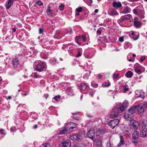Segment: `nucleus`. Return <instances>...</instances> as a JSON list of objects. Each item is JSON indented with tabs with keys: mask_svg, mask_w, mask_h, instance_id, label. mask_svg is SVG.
I'll return each mask as SVG.
<instances>
[{
	"mask_svg": "<svg viewBox=\"0 0 147 147\" xmlns=\"http://www.w3.org/2000/svg\"><path fill=\"white\" fill-rule=\"evenodd\" d=\"M124 111V109L123 107L115 108L112 110L110 117L112 118H115L119 116V113Z\"/></svg>",
	"mask_w": 147,
	"mask_h": 147,
	"instance_id": "nucleus-1",
	"label": "nucleus"
},
{
	"mask_svg": "<svg viewBox=\"0 0 147 147\" xmlns=\"http://www.w3.org/2000/svg\"><path fill=\"white\" fill-rule=\"evenodd\" d=\"M133 12L135 14L138 16L143 19L144 18V10L142 7H138L133 10Z\"/></svg>",
	"mask_w": 147,
	"mask_h": 147,
	"instance_id": "nucleus-2",
	"label": "nucleus"
},
{
	"mask_svg": "<svg viewBox=\"0 0 147 147\" xmlns=\"http://www.w3.org/2000/svg\"><path fill=\"white\" fill-rule=\"evenodd\" d=\"M47 65L45 63L41 62L36 64L35 69L36 71L41 72L44 71L47 68Z\"/></svg>",
	"mask_w": 147,
	"mask_h": 147,
	"instance_id": "nucleus-3",
	"label": "nucleus"
},
{
	"mask_svg": "<svg viewBox=\"0 0 147 147\" xmlns=\"http://www.w3.org/2000/svg\"><path fill=\"white\" fill-rule=\"evenodd\" d=\"M129 123V127L131 129L134 131L137 129L139 124L138 121L131 119Z\"/></svg>",
	"mask_w": 147,
	"mask_h": 147,
	"instance_id": "nucleus-4",
	"label": "nucleus"
},
{
	"mask_svg": "<svg viewBox=\"0 0 147 147\" xmlns=\"http://www.w3.org/2000/svg\"><path fill=\"white\" fill-rule=\"evenodd\" d=\"M85 132L84 131H80L77 134H74L71 137V138H73L76 140H80L82 139L85 136Z\"/></svg>",
	"mask_w": 147,
	"mask_h": 147,
	"instance_id": "nucleus-5",
	"label": "nucleus"
},
{
	"mask_svg": "<svg viewBox=\"0 0 147 147\" xmlns=\"http://www.w3.org/2000/svg\"><path fill=\"white\" fill-rule=\"evenodd\" d=\"M137 109L140 113H143L146 109L147 107V102H145L142 104H141L137 106Z\"/></svg>",
	"mask_w": 147,
	"mask_h": 147,
	"instance_id": "nucleus-6",
	"label": "nucleus"
},
{
	"mask_svg": "<svg viewBox=\"0 0 147 147\" xmlns=\"http://www.w3.org/2000/svg\"><path fill=\"white\" fill-rule=\"evenodd\" d=\"M139 134V132L136 131L132 135V141L135 144V145L137 144L138 141Z\"/></svg>",
	"mask_w": 147,
	"mask_h": 147,
	"instance_id": "nucleus-7",
	"label": "nucleus"
},
{
	"mask_svg": "<svg viewBox=\"0 0 147 147\" xmlns=\"http://www.w3.org/2000/svg\"><path fill=\"white\" fill-rule=\"evenodd\" d=\"M119 120L116 119L111 120L109 123V125L112 128H114L119 123Z\"/></svg>",
	"mask_w": 147,
	"mask_h": 147,
	"instance_id": "nucleus-8",
	"label": "nucleus"
},
{
	"mask_svg": "<svg viewBox=\"0 0 147 147\" xmlns=\"http://www.w3.org/2000/svg\"><path fill=\"white\" fill-rule=\"evenodd\" d=\"M140 136L141 137L143 138L147 137V127H142Z\"/></svg>",
	"mask_w": 147,
	"mask_h": 147,
	"instance_id": "nucleus-9",
	"label": "nucleus"
},
{
	"mask_svg": "<svg viewBox=\"0 0 147 147\" xmlns=\"http://www.w3.org/2000/svg\"><path fill=\"white\" fill-rule=\"evenodd\" d=\"M76 124L72 122L68 123L66 125V127L67 128V129L70 131H72V129L76 127Z\"/></svg>",
	"mask_w": 147,
	"mask_h": 147,
	"instance_id": "nucleus-10",
	"label": "nucleus"
},
{
	"mask_svg": "<svg viewBox=\"0 0 147 147\" xmlns=\"http://www.w3.org/2000/svg\"><path fill=\"white\" fill-rule=\"evenodd\" d=\"M88 137L93 140L95 138V131L93 130H89L87 134Z\"/></svg>",
	"mask_w": 147,
	"mask_h": 147,
	"instance_id": "nucleus-11",
	"label": "nucleus"
},
{
	"mask_svg": "<svg viewBox=\"0 0 147 147\" xmlns=\"http://www.w3.org/2000/svg\"><path fill=\"white\" fill-rule=\"evenodd\" d=\"M62 147H70L71 145V141L69 140L63 141L61 143Z\"/></svg>",
	"mask_w": 147,
	"mask_h": 147,
	"instance_id": "nucleus-12",
	"label": "nucleus"
},
{
	"mask_svg": "<svg viewBox=\"0 0 147 147\" xmlns=\"http://www.w3.org/2000/svg\"><path fill=\"white\" fill-rule=\"evenodd\" d=\"M12 63L14 68L17 67L19 64L18 60L17 59H14L12 60Z\"/></svg>",
	"mask_w": 147,
	"mask_h": 147,
	"instance_id": "nucleus-13",
	"label": "nucleus"
},
{
	"mask_svg": "<svg viewBox=\"0 0 147 147\" xmlns=\"http://www.w3.org/2000/svg\"><path fill=\"white\" fill-rule=\"evenodd\" d=\"M138 107L137 106H136L133 107H132L129 110H128L129 113H130L131 115L135 113L136 110H137Z\"/></svg>",
	"mask_w": 147,
	"mask_h": 147,
	"instance_id": "nucleus-14",
	"label": "nucleus"
},
{
	"mask_svg": "<svg viewBox=\"0 0 147 147\" xmlns=\"http://www.w3.org/2000/svg\"><path fill=\"white\" fill-rule=\"evenodd\" d=\"M132 117V115L130 113H125L124 115V117L125 119L128 121H131V119Z\"/></svg>",
	"mask_w": 147,
	"mask_h": 147,
	"instance_id": "nucleus-15",
	"label": "nucleus"
},
{
	"mask_svg": "<svg viewBox=\"0 0 147 147\" xmlns=\"http://www.w3.org/2000/svg\"><path fill=\"white\" fill-rule=\"evenodd\" d=\"M131 15L129 14L122 16L121 18V21H123L125 20H129L131 18Z\"/></svg>",
	"mask_w": 147,
	"mask_h": 147,
	"instance_id": "nucleus-16",
	"label": "nucleus"
},
{
	"mask_svg": "<svg viewBox=\"0 0 147 147\" xmlns=\"http://www.w3.org/2000/svg\"><path fill=\"white\" fill-rule=\"evenodd\" d=\"M94 144L100 147L102 146L101 142L99 139H96L94 141Z\"/></svg>",
	"mask_w": 147,
	"mask_h": 147,
	"instance_id": "nucleus-17",
	"label": "nucleus"
},
{
	"mask_svg": "<svg viewBox=\"0 0 147 147\" xmlns=\"http://www.w3.org/2000/svg\"><path fill=\"white\" fill-rule=\"evenodd\" d=\"M120 143L118 144L117 145V147H120L122 146L124 144V142L123 140V138L122 136H120Z\"/></svg>",
	"mask_w": 147,
	"mask_h": 147,
	"instance_id": "nucleus-18",
	"label": "nucleus"
},
{
	"mask_svg": "<svg viewBox=\"0 0 147 147\" xmlns=\"http://www.w3.org/2000/svg\"><path fill=\"white\" fill-rule=\"evenodd\" d=\"M129 103L128 102L127 100H125V101L123 103V105L122 106L120 107H123L124 109V110L127 108L128 107V105Z\"/></svg>",
	"mask_w": 147,
	"mask_h": 147,
	"instance_id": "nucleus-19",
	"label": "nucleus"
},
{
	"mask_svg": "<svg viewBox=\"0 0 147 147\" xmlns=\"http://www.w3.org/2000/svg\"><path fill=\"white\" fill-rule=\"evenodd\" d=\"M112 5L113 7H115L119 8L121 6V3L120 2L117 3L116 2H114L113 3Z\"/></svg>",
	"mask_w": 147,
	"mask_h": 147,
	"instance_id": "nucleus-20",
	"label": "nucleus"
},
{
	"mask_svg": "<svg viewBox=\"0 0 147 147\" xmlns=\"http://www.w3.org/2000/svg\"><path fill=\"white\" fill-rule=\"evenodd\" d=\"M87 87V86L84 83H82L80 86V90L82 91L85 90Z\"/></svg>",
	"mask_w": 147,
	"mask_h": 147,
	"instance_id": "nucleus-21",
	"label": "nucleus"
},
{
	"mask_svg": "<svg viewBox=\"0 0 147 147\" xmlns=\"http://www.w3.org/2000/svg\"><path fill=\"white\" fill-rule=\"evenodd\" d=\"M134 69L135 72L138 74H140L142 72L139 66L135 67L134 68Z\"/></svg>",
	"mask_w": 147,
	"mask_h": 147,
	"instance_id": "nucleus-22",
	"label": "nucleus"
},
{
	"mask_svg": "<svg viewBox=\"0 0 147 147\" xmlns=\"http://www.w3.org/2000/svg\"><path fill=\"white\" fill-rule=\"evenodd\" d=\"M142 124L143 127H147V119L142 120Z\"/></svg>",
	"mask_w": 147,
	"mask_h": 147,
	"instance_id": "nucleus-23",
	"label": "nucleus"
},
{
	"mask_svg": "<svg viewBox=\"0 0 147 147\" xmlns=\"http://www.w3.org/2000/svg\"><path fill=\"white\" fill-rule=\"evenodd\" d=\"M137 95V97H141L142 99L144 98V92H143L141 91L140 92H138L137 93H136Z\"/></svg>",
	"mask_w": 147,
	"mask_h": 147,
	"instance_id": "nucleus-24",
	"label": "nucleus"
},
{
	"mask_svg": "<svg viewBox=\"0 0 147 147\" xmlns=\"http://www.w3.org/2000/svg\"><path fill=\"white\" fill-rule=\"evenodd\" d=\"M87 146L85 144L80 143V144H76L74 145L73 147H87Z\"/></svg>",
	"mask_w": 147,
	"mask_h": 147,
	"instance_id": "nucleus-25",
	"label": "nucleus"
},
{
	"mask_svg": "<svg viewBox=\"0 0 147 147\" xmlns=\"http://www.w3.org/2000/svg\"><path fill=\"white\" fill-rule=\"evenodd\" d=\"M69 130L67 129V128L66 127H64L59 132V134H62L65 133L66 131H68Z\"/></svg>",
	"mask_w": 147,
	"mask_h": 147,
	"instance_id": "nucleus-26",
	"label": "nucleus"
},
{
	"mask_svg": "<svg viewBox=\"0 0 147 147\" xmlns=\"http://www.w3.org/2000/svg\"><path fill=\"white\" fill-rule=\"evenodd\" d=\"M126 76L128 78L131 77L133 75V73L130 71H128L125 74Z\"/></svg>",
	"mask_w": 147,
	"mask_h": 147,
	"instance_id": "nucleus-27",
	"label": "nucleus"
},
{
	"mask_svg": "<svg viewBox=\"0 0 147 147\" xmlns=\"http://www.w3.org/2000/svg\"><path fill=\"white\" fill-rule=\"evenodd\" d=\"M134 26L136 28H138L142 26V23L140 21L134 23Z\"/></svg>",
	"mask_w": 147,
	"mask_h": 147,
	"instance_id": "nucleus-28",
	"label": "nucleus"
},
{
	"mask_svg": "<svg viewBox=\"0 0 147 147\" xmlns=\"http://www.w3.org/2000/svg\"><path fill=\"white\" fill-rule=\"evenodd\" d=\"M105 132V131L102 129H99L96 132V135H98L100 134L104 133Z\"/></svg>",
	"mask_w": 147,
	"mask_h": 147,
	"instance_id": "nucleus-29",
	"label": "nucleus"
},
{
	"mask_svg": "<svg viewBox=\"0 0 147 147\" xmlns=\"http://www.w3.org/2000/svg\"><path fill=\"white\" fill-rule=\"evenodd\" d=\"M130 8L128 7H127L124 9L123 12L124 13H127L129 12Z\"/></svg>",
	"mask_w": 147,
	"mask_h": 147,
	"instance_id": "nucleus-30",
	"label": "nucleus"
},
{
	"mask_svg": "<svg viewBox=\"0 0 147 147\" xmlns=\"http://www.w3.org/2000/svg\"><path fill=\"white\" fill-rule=\"evenodd\" d=\"M123 91L125 93L127 91H128L129 88L127 86H123Z\"/></svg>",
	"mask_w": 147,
	"mask_h": 147,
	"instance_id": "nucleus-31",
	"label": "nucleus"
},
{
	"mask_svg": "<svg viewBox=\"0 0 147 147\" xmlns=\"http://www.w3.org/2000/svg\"><path fill=\"white\" fill-rule=\"evenodd\" d=\"M118 14L117 11L114 10H112L111 12V16L116 15Z\"/></svg>",
	"mask_w": 147,
	"mask_h": 147,
	"instance_id": "nucleus-32",
	"label": "nucleus"
},
{
	"mask_svg": "<svg viewBox=\"0 0 147 147\" xmlns=\"http://www.w3.org/2000/svg\"><path fill=\"white\" fill-rule=\"evenodd\" d=\"M47 13L48 15H51L52 14V13L51 12V10L50 9V7L49 6H48L47 9Z\"/></svg>",
	"mask_w": 147,
	"mask_h": 147,
	"instance_id": "nucleus-33",
	"label": "nucleus"
},
{
	"mask_svg": "<svg viewBox=\"0 0 147 147\" xmlns=\"http://www.w3.org/2000/svg\"><path fill=\"white\" fill-rule=\"evenodd\" d=\"M31 76L32 77L34 78H36L39 77V76L38 75L36 72H34L32 73L31 74Z\"/></svg>",
	"mask_w": 147,
	"mask_h": 147,
	"instance_id": "nucleus-34",
	"label": "nucleus"
},
{
	"mask_svg": "<svg viewBox=\"0 0 147 147\" xmlns=\"http://www.w3.org/2000/svg\"><path fill=\"white\" fill-rule=\"evenodd\" d=\"M119 74H115L114 73L113 75V78L114 80H115L118 79Z\"/></svg>",
	"mask_w": 147,
	"mask_h": 147,
	"instance_id": "nucleus-35",
	"label": "nucleus"
},
{
	"mask_svg": "<svg viewBox=\"0 0 147 147\" xmlns=\"http://www.w3.org/2000/svg\"><path fill=\"white\" fill-rule=\"evenodd\" d=\"M91 86L97 88L98 86V85L96 84L94 81H92L91 83Z\"/></svg>",
	"mask_w": 147,
	"mask_h": 147,
	"instance_id": "nucleus-36",
	"label": "nucleus"
},
{
	"mask_svg": "<svg viewBox=\"0 0 147 147\" xmlns=\"http://www.w3.org/2000/svg\"><path fill=\"white\" fill-rule=\"evenodd\" d=\"M41 147H51L49 143H47L44 144L43 146H41Z\"/></svg>",
	"mask_w": 147,
	"mask_h": 147,
	"instance_id": "nucleus-37",
	"label": "nucleus"
},
{
	"mask_svg": "<svg viewBox=\"0 0 147 147\" xmlns=\"http://www.w3.org/2000/svg\"><path fill=\"white\" fill-rule=\"evenodd\" d=\"M61 97V96L60 95H58L55 96L53 97V98L56 101H58V99L60 98Z\"/></svg>",
	"mask_w": 147,
	"mask_h": 147,
	"instance_id": "nucleus-38",
	"label": "nucleus"
},
{
	"mask_svg": "<svg viewBox=\"0 0 147 147\" xmlns=\"http://www.w3.org/2000/svg\"><path fill=\"white\" fill-rule=\"evenodd\" d=\"M110 85L109 83L105 82L104 83L102 84V86L103 87L108 86Z\"/></svg>",
	"mask_w": 147,
	"mask_h": 147,
	"instance_id": "nucleus-39",
	"label": "nucleus"
},
{
	"mask_svg": "<svg viewBox=\"0 0 147 147\" xmlns=\"http://www.w3.org/2000/svg\"><path fill=\"white\" fill-rule=\"evenodd\" d=\"M84 2L87 1V4L88 5H90L92 2V0H84Z\"/></svg>",
	"mask_w": 147,
	"mask_h": 147,
	"instance_id": "nucleus-40",
	"label": "nucleus"
},
{
	"mask_svg": "<svg viewBox=\"0 0 147 147\" xmlns=\"http://www.w3.org/2000/svg\"><path fill=\"white\" fill-rule=\"evenodd\" d=\"M64 5L63 4H61L59 6V9L60 10H62L64 9Z\"/></svg>",
	"mask_w": 147,
	"mask_h": 147,
	"instance_id": "nucleus-41",
	"label": "nucleus"
},
{
	"mask_svg": "<svg viewBox=\"0 0 147 147\" xmlns=\"http://www.w3.org/2000/svg\"><path fill=\"white\" fill-rule=\"evenodd\" d=\"M76 10L78 12H81L82 10V8L81 7H78L76 9Z\"/></svg>",
	"mask_w": 147,
	"mask_h": 147,
	"instance_id": "nucleus-42",
	"label": "nucleus"
},
{
	"mask_svg": "<svg viewBox=\"0 0 147 147\" xmlns=\"http://www.w3.org/2000/svg\"><path fill=\"white\" fill-rule=\"evenodd\" d=\"M82 38V37L81 36H78L76 37L75 38V40H80H80Z\"/></svg>",
	"mask_w": 147,
	"mask_h": 147,
	"instance_id": "nucleus-43",
	"label": "nucleus"
},
{
	"mask_svg": "<svg viewBox=\"0 0 147 147\" xmlns=\"http://www.w3.org/2000/svg\"><path fill=\"white\" fill-rule=\"evenodd\" d=\"M119 41L121 42H123L124 41V38L123 36L120 37L119 39Z\"/></svg>",
	"mask_w": 147,
	"mask_h": 147,
	"instance_id": "nucleus-44",
	"label": "nucleus"
},
{
	"mask_svg": "<svg viewBox=\"0 0 147 147\" xmlns=\"http://www.w3.org/2000/svg\"><path fill=\"white\" fill-rule=\"evenodd\" d=\"M145 59V56H142L140 58V61L141 62H142Z\"/></svg>",
	"mask_w": 147,
	"mask_h": 147,
	"instance_id": "nucleus-45",
	"label": "nucleus"
},
{
	"mask_svg": "<svg viewBox=\"0 0 147 147\" xmlns=\"http://www.w3.org/2000/svg\"><path fill=\"white\" fill-rule=\"evenodd\" d=\"M0 134H5V131L2 129H1L0 130Z\"/></svg>",
	"mask_w": 147,
	"mask_h": 147,
	"instance_id": "nucleus-46",
	"label": "nucleus"
},
{
	"mask_svg": "<svg viewBox=\"0 0 147 147\" xmlns=\"http://www.w3.org/2000/svg\"><path fill=\"white\" fill-rule=\"evenodd\" d=\"M82 40L84 42H85L86 40V38L85 35H82Z\"/></svg>",
	"mask_w": 147,
	"mask_h": 147,
	"instance_id": "nucleus-47",
	"label": "nucleus"
},
{
	"mask_svg": "<svg viewBox=\"0 0 147 147\" xmlns=\"http://www.w3.org/2000/svg\"><path fill=\"white\" fill-rule=\"evenodd\" d=\"M36 3L39 6H40L42 5V3L40 1H38L36 2Z\"/></svg>",
	"mask_w": 147,
	"mask_h": 147,
	"instance_id": "nucleus-48",
	"label": "nucleus"
},
{
	"mask_svg": "<svg viewBox=\"0 0 147 147\" xmlns=\"http://www.w3.org/2000/svg\"><path fill=\"white\" fill-rule=\"evenodd\" d=\"M43 32V30L42 28H40L39 30V32L40 34H42Z\"/></svg>",
	"mask_w": 147,
	"mask_h": 147,
	"instance_id": "nucleus-49",
	"label": "nucleus"
},
{
	"mask_svg": "<svg viewBox=\"0 0 147 147\" xmlns=\"http://www.w3.org/2000/svg\"><path fill=\"white\" fill-rule=\"evenodd\" d=\"M138 18H135L134 19V23L136 22H138Z\"/></svg>",
	"mask_w": 147,
	"mask_h": 147,
	"instance_id": "nucleus-50",
	"label": "nucleus"
},
{
	"mask_svg": "<svg viewBox=\"0 0 147 147\" xmlns=\"http://www.w3.org/2000/svg\"><path fill=\"white\" fill-rule=\"evenodd\" d=\"M97 33L98 34L100 35L101 33V31L100 30L98 29L97 31Z\"/></svg>",
	"mask_w": 147,
	"mask_h": 147,
	"instance_id": "nucleus-51",
	"label": "nucleus"
},
{
	"mask_svg": "<svg viewBox=\"0 0 147 147\" xmlns=\"http://www.w3.org/2000/svg\"><path fill=\"white\" fill-rule=\"evenodd\" d=\"M89 76L87 74H86L83 76V78H88Z\"/></svg>",
	"mask_w": 147,
	"mask_h": 147,
	"instance_id": "nucleus-52",
	"label": "nucleus"
},
{
	"mask_svg": "<svg viewBox=\"0 0 147 147\" xmlns=\"http://www.w3.org/2000/svg\"><path fill=\"white\" fill-rule=\"evenodd\" d=\"M81 55V53L80 52H78V54L77 55L76 57H79Z\"/></svg>",
	"mask_w": 147,
	"mask_h": 147,
	"instance_id": "nucleus-53",
	"label": "nucleus"
},
{
	"mask_svg": "<svg viewBox=\"0 0 147 147\" xmlns=\"http://www.w3.org/2000/svg\"><path fill=\"white\" fill-rule=\"evenodd\" d=\"M102 77V76L101 75H98V77L99 79H100Z\"/></svg>",
	"mask_w": 147,
	"mask_h": 147,
	"instance_id": "nucleus-54",
	"label": "nucleus"
},
{
	"mask_svg": "<svg viewBox=\"0 0 147 147\" xmlns=\"http://www.w3.org/2000/svg\"><path fill=\"white\" fill-rule=\"evenodd\" d=\"M77 43L78 44L80 45L81 44V42H80V40H76Z\"/></svg>",
	"mask_w": 147,
	"mask_h": 147,
	"instance_id": "nucleus-55",
	"label": "nucleus"
},
{
	"mask_svg": "<svg viewBox=\"0 0 147 147\" xmlns=\"http://www.w3.org/2000/svg\"><path fill=\"white\" fill-rule=\"evenodd\" d=\"M11 98V96H9L7 98V99L9 100H10Z\"/></svg>",
	"mask_w": 147,
	"mask_h": 147,
	"instance_id": "nucleus-56",
	"label": "nucleus"
},
{
	"mask_svg": "<svg viewBox=\"0 0 147 147\" xmlns=\"http://www.w3.org/2000/svg\"><path fill=\"white\" fill-rule=\"evenodd\" d=\"M38 127V125H34V129H36Z\"/></svg>",
	"mask_w": 147,
	"mask_h": 147,
	"instance_id": "nucleus-57",
	"label": "nucleus"
},
{
	"mask_svg": "<svg viewBox=\"0 0 147 147\" xmlns=\"http://www.w3.org/2000/svg\"><path fill=\"white\" fill-rule=\"evenodd\" d=\"M16 29L14 28H12V30L14 32H15L16 31Z\"/></svg>",
	"mask_w": 147,
	"mask_h": 147,
	"instance_id": "nucleus-58",
	"label": "nucleus"
},
{
	"mask_svg": "<svg viewBox=\"0 0 147 147\" xmlns=\"http://www.w3.org/2000/svg\"><path fill=\"white\" fill-rule=\"evenodd\" d=\"M98 11V9H96L94 11V12L95 13H97Z\"/></svg>",
	"mask_w": 147,
	"mask_h": 147,
	"instance_id": "nucleus-59",
	"label": "nucleus"
},
{
	"mask_svg": "<svg viewBox=\"0 0 147 147\" xmlns=\"http://www.w3.org/2000/svg\"><path fill=\"white\" fill-rule=\"evenodd\" d=\"M138 38V37H137L136 38H133V40H137Z\"/></svg>",
	"mask_w": 147,
	"mask_h": 147,
	"instance_id": "nucleus-60",
	"label": "nucleus"
},
{
	"mask_svg": "<svg viewBox=\"0 0 147 147\" xmlns=\"http://www.w3.org/2000/svg\"><path fill=\"white\" fill-rule=\"evenodd\" d=\"M7 109H9V108H10V105L9 106H7Z\"/></svg>",
	"mask_w": 147,
	"mask_h": 147,
	"instance_id": "nucleus-61",
	"label": "nucleus"
},
{
	"mask_svg": "<svg viewBox=\"0 0 147 147\" xmlns=\"http://www.w3.org/2000/svg\"><path fill=\"white\" fill-rule=\"evenodd\" d=\"M133 56L134 57H135L136 56V55L135 54H133Z\"/></svg>",
	"mask_w": 147,
	"mask_h": 147,
	"instance_id": "nucleus-62",
	"label": "nucleus"
},
{
	"mask_svg": "<svg viewBox=\"0 0 147 147\" xmlns=\"http://www.w3.org/2000/svg\"><path fill=\"white\" fill-rule=\"evenodd\" d=\"M53 61H54L55 62H57V60L55 59H54V60H53Z\"/></svg>",
	"mask_w": 147,
	"mask_h": 147,
	"instance_id": "nucleus-63",
	"label": "nucleus"
},
{
	"mask_svg": "<svg viewBox=\"0 0 147 147\" xmlns=\"http://www.w3.org/2000/svg\"><path fill=\"white\" fill-rule=\"evenodd\" d=\"M83 97V95H82L81 96V97H80V98H82Z\"/></svg>",
	"mask_w": 147,
	"mask_h": 147,
	"instance_id": "nucleus-64",
	"label": "nucleus"
}]
</instances>
